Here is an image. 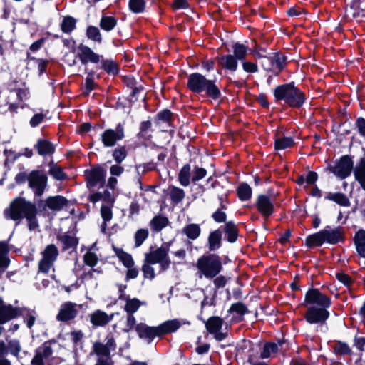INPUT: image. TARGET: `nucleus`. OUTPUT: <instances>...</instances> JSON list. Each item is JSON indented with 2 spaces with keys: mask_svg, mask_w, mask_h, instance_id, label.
I'll use <instances>...</instances> for the list:
<instances>
[{
  "mask_svg": "<svg viewBox=\"0 0 365 365\" xmlns=\"http://www.w3.org/2000/svg\"><path fill=\"white\" fill-rule=\"evenodd\" d=\"M354 175L356 180L365 190V158H361L354 168Z\"/></svg>",
  "mask_w": 365,
  "mask_h": 365,
  "instance_id": "nucleus-28",
  "label": "nucleus"
},
{
  "mask_svg": "<svg viewBox=\"0 0 365 365\" xmlns=\"http://www.w3.org/2000/svg\"><path fill=\"white\" fill-rule=\"evenodd\" d=\"M294 141L291 137H279L274 141V148L276 150H284L293 147Z\"/></svg>",
  "mask_w": 365,
  "mask_h": 365,
  "instance_id": "nucleus-43",
  "label": "nucleus"
},
{
  "mask_svg": "<svg viewBox=\"0 0 365 365\" xmlns=\"http://www.w3.org/2000/svg\"><path fill=\"white\" fill-rule=\"evenodd\" d=\"M58 255V249L55 245L50 244L46 246L41 252V258L38 264V273L48 274L53 267Z\"/></svg>",
  "mask_w": 365,
  "mask_h": 365,
  "instance_id": "nucleus-9",
  "label": "nucleus"
},
{
  "mask_svg": "<svg viewBox=\"0 0 365 365\" xmlns=\"http://www.w3.org/2000/svg\"><path fill=\"white\" fill-rule=\"evenodd\" d=\"M220 201V208L217 209L215 212H214L212 215V218L213 220L217 223L225 222L227 220V215L223 211V210H226L227 207L223 204V197L222 196L219 197Z\"/></svg>",
  "mask_w": 365,
  "mask_h": 365,
  "instance_id": "nucleus-42",
  "label": "nucleus"
},
{
  "mask_svg": "<svg viewBox=\"0 0 365 365\" xmlns=\"http://www.w3.org/2000/svg\"><path fill=\"white\" fill-rule=\"evenodd\" d=\"M155 169V165L149 163L147 164H140L136 167L137 172L139 175H143L148 171H151Z\"/></svg>",
  "mask_w": 365,
  "mask_h": 365,
  "instance_id": "nucleus-62",
  "label": "nucleus"
},
{
  "mask_svg": "<svg viewBox=\"0 0 365 365\" xmlns=\"http://www.w3.org/2000/svg\"><path fill=\"white\" fill-rule=\"evenodd\" d=\"M326 198L335 202L341 206H348L349 205V200L345 195L343 193H328Z\"/></svg>",
  "mask_w": 365,
  "mask_h": 365,
  "instance_id": "nucleus-45",
  "label": "nucleus"
},
{
  "mask_svg": "<svg viewBox=\"0 0 365 365\" xmlns=\"http://www.w3.org/2000/svg\"><path fill=\"white\" fill-rule=\"evenodd\" d=\"M53 349L50 343L45 342L36 350L31 360L32 365H50L52 359Z\"/></svg>",
  "mask_w": 365,
  "mask_h": 365,
  "instance_id": "nucleus-16",
  "label": "nucleus"
},
{
  "mask_svg": "<svg viewBox=\"0 0 365 365\" xmlns=\"http://www.w3.org/2000/svg\"><path fill=\"white\" fill-rule=\"evenodd\" d=\"M128 6L133 13H142L145 8V0H130Z\"/></svg>",
  "mask_w": 365,
  "mask_h": 365,
  "instance_id": "nucleus-53",
  "label": "nucleus"
},
{
  "mask_svg": "<svg viewBox=\"0 0 365 365\" xmlns=\"http://www.w3.org/2000/svg\"><path fill=\"white\" fill-rule=\"evenodd\" d=\"M101 63V68L106 71L108 73L115 74L118 73V68L116 63L110 59H104L102 56V60L100 61Z\"/></svg>",
  "mask_w": 365,
  "mask_h": 365,
  "instance_id": "nucleus-49",
  "label": "nucleus"
},
{
  "mask_svg": "<svg viewBox=\"0 0 365 365\" xmlns=\"http://www.w3.org/2000/svg\"><path fill=\"white\" fill-rule=\"evenodd\" d=\"M197 272L196 275L199 279L203 277L212 279L217 277L222 270L221 257L215 254H205L200 256L195 264Z\"/></svg>",
  "mask_w": 365,
  "mask_h": 365,
  "instance_id": "nucleus-3",
  "label": "nucleus"
},
{
  "mask_svg": "<svg viewBox=\"0 0 365 365\" xmlns=\"http://www.w3.org/2000/svg\"><path fill=\"white\" fill-rule=\"evenodd\" d=\"M81 308V304L70 301L65 302L61 304L56 319L61 322L73 321L76 318Z\"/></svg>",
  "mask_w": 365,
  "mask_h": 365,
  "instance_id": "nucleus-12",
  "label": "nucleus"
},
{
  "mask_svg": "<svg viewBox=\"0 0 365 365\" xmlns=\"http://www.w3.org/2000/svg\"><path fill=\"white\" fill-rule=\"evenodd\" d=\"M344 238L343 229L340 227L332 228L327 226L324 229L307 237L305 245L308 247H319L324 243L335 245Z\"/></svg>",
  "mask_w": 365,
  "mask_h": 365,
  "instance_id": "nucleus-5",
  "label": "nucleus"
},
{
  "mask_svg": "<svg viewBox=\"0 0 365 365\" xmlns=\"http://www.w3.org/2000/svg\"><path fill=\"white\" fill-rule=\"evenodd\" d=\"M38 155L42 156L51 155L55 152V146L52 143L45 139L38 140L34 145Z\"/></svg>",
  "mask_w": 365,
  "mask_h": 365,
  "instance_id": "nucleus-27",
  "label": "nucleus"
},
{
  "mask_svg": "<svg viewBox=\"0 0 365 365\" xmlns=\"http://www.w3.org/2000/svg\"><path fill=\"white\" fill-rule=\"evenodd\" d=\"M48 173L57 180H63L67 177L62 168L55 165H51Z\"/></svg>",
  "mask_w": 365,
  "mask_h": 365,
  "instance_id": "nucleus-54",
  "label": "nucleus"
},
{
  "mask_svg": "<svg viewBox=\"0 0 365 365\" xmlns=\"http://www.w3.org/2000/svg\"><path fill=\"white\" fill-rule=\"evenodd\" d=\"M20 308L6 303L0 297V324H4L20 317Z\"/></svg>",
  "mask_w": 365,
  "mask_h": 365,
  "instance_id": "nucleus-17",
  "label": "nucleus"
},
{
  "mask_svg": "<svg viewBox=\"0 0 365 365\" xmlns=\"http://www.w3.org/2000/svg\"><path fill=\"white\" fill-rule=\"evenodd\" d=\"M233 55L237 61H243L247 56L249 48L247 46L240 43L232 45Z\"/></svg>",
  "mask_w": 365,
  "mask_h": 365,
  "instance_id": "nucleus-38",
  "label": "nucleus"
},
{
  "mask_svg": "<svg viewBox=\"0 0 365 365\" xmlns=\"http://www.w3.org/2000/svg\"><path fill=\"white\" fill-rule=\"evenodd\" d=\"M207 175V170L198 166H195L192 170V175L191 178V181L192 182H196L204 178Z\"/></svg>",
  "mask_w": 365,
  "mask_h": 365,
  "instance_id": "nucleus-59",
  "label": "nucleus"
},
{
  "mask_svg": "<svg viewBox=\"0 0 365 365\" xmlns=\"http://www.w3.org/2000/svg\"><path fill=\"white\" fill-rule=\"evenodd\" d=\"M182 323L180 320L175 319L167 320L156 327H150L144 323L136 324L135 331L140 339L150 344L155 337L161 338L165 334L176 331Z\"/></svg>",
  "mask_w": 365,
  "mask_h": 365,
  "instance_id": "nucleus-2",
  "label": "nucleus"
},
{
  "mask_svg": "<svg viewBox=\"0 0 365 365\" xmlns=\"http://www.w3.org/2000/svg\"><path fill=\"white\" fill-rule=\"evenodd\" d=\"M225 232L227 235V241L234 242L237 238V228L232 221L227 222L225 225Z\"/></svg>",
  "mask_w": 365,
  "mask_h": 365,
  "instance_id": "nucleus-39",
  "label": "nucleus"
},
{
  "mask_svg": "<svg viewBox=\"0 0 365 365\" xmlns=\"http://www.w3.org/2000/svg\"><path fill=\"white\" fill-rule=\"evenodd\" d=\"M331 304V298L318 289H309L305 294L302 305L306 307L304 319L309 324H324L329 317L327 310Z\"/></svg>",
  "mask_w": 365,
  "mask_h": 365,
  "instance_id": "nucleus-1",
  "label": "nucleus"
},
{
  "mask_svg": "<svg viewBox=\"0 0 365 365\" xmlns=\"http://www.w3.org/2000/svg\"><path fill=\"white\" fill-rule=\"evenodd\" d=\"M275 199L267 195H259L256 199L257 211L264 218L268 219L274 212Z\"/></svg>",
  "mask_w": 365,
  "mask_h": 365,
  "instance_id": "nucleus-15",
  "label": "nucleus"
},
{
  "mask_svg": "<svg viewBox=\"0 0 365 365\" xmlns=\"http://www.w3.org/2000/svg\"><path fill=\"white\" fill-rule=\"evenodd\" d=\"M116 24V19L111 16H103L99 23L100 27L105 31H110Z\"/></svg>",
  "mask_w": 365,
  "mask_h": 365,
  "instance_id": "nucleus-40",
  "label": "nucleus"
},
{
  "mask_svg": "<svg viewBox=\"0 0 365 365\" xmlns=\"http://www.w3.org/2000/svg\"><path fill=\"white\" fill-rule=\"evenodd\" d=\"M247 307L242 302L232 304L228 310L230 313H236L240 317L247 313Z\"/></svg>",
  "mask_w": 365,
  "mask_h": 365,
  "instance_id": "nucleus-57",
  "label": "nucleus"
},
{
  "mask_svg": "<svg viewBox=\"0 0 365 365\" xmlns=\"http://www.w3.org/2000/svg\"><path fill=\"white\" fill-rule=\"evenodd\" d=\"M127 150L124 146L115 148L113 150L112 156L117 163H122L127 157Z\"/></svg>",
  "mask_w": 365,
  "mask_h": 365,
  "instance_id": "nucleus-52",
  "label": "nucleus"
},
{
  "mask_svg": "<svg viewBox=\"0 0 365 365\" xmlns=\"http://www.w3.org/2000/svg\"><path fill=\"white\" fill-rule=\"evenodd\" d=\"M78 56L82 64L98 63L102 60V55L95 53L91 48L82 44L78 46Z\"/></svg>",
  "mask_w": 365,
  "mask_h": 365,
  "instance_id": "nucleus-20",
  "label": "nucleus"
},
{
  "mask_svg": "<svg viewBox=\"0 0 365 365\" xmlns=\"http://www.w3.org/2000/svg\"><path fill=\"white\" fill-rule=\"evenodd\" d=\"M101 273V270L98 269H91L88 272H84L81 278L83 282H88L92 279H96V274H100Z\"/></svg>",
  "mask_w": 365,
  "mask_h": 365,
  "instance_id": "nucleus-60",
  "label": "nucleus"
},
{
  "mask_svg": "<svg viewBox=\"0 0 365 365\" xmlns=\"http://www.w3.org/2000/svg\"><path fill=\"white\" fill-rule=\"evenodd\" d=\"M61 26L64 33H70L76 27V20L71 16L65 17L62 21Z\"/></svg>",
  "mask_w": 365,
  "mask_h": 365,
  "instance_id": "nucleus-56",
  "label": "nucleus"
},
{
  "mask_svg": "<svg viewBox=\"0 0 365 365\" xmlns=\"http://www.w3.org/2000/svg\"><path fill=\"white\" fill-rule=\"evenodd\" d=\"M217 63L222 68L230 72H235L238 68V61L232 54H226L218 57Z\"/></svg>",
  "mask_w": 365,
  "mask_h": 365,
  "instance_id": "nucleus-25",
  "label": "nucleus"
},
{
  "mask_svg": "<svg viewBox=\"0 0 365 365\" xmlns=\"http://www.w3.org/2000/svg\"><path fill=\"white\" fill-rule=\"evenodd\" d=\"M353 170V161L348 155L342 156L329 167V170L340 179H345Z\"/></svg>",
  "mask_w": 365,
  "mask_h": 365,
  "instance_id": "nucleus-13",
  "label": "nucleus"
},
{
  "mask_svg": "<svg viewBox=\"0 0 365 365\" xmlns=\"http://www.w3.org/2000/svg\"><path fill=\"white\" fill-rule=\"evenodd\" d=\"M154 264H153V263H149L148 260L144 259V262L142 265L141 270L143 272V277L145 279H148L150 281H152L155 279L156 274H155V269L153 267Z\"/></svg>",
  "mask_w": 365,
  "mask_h": 365,
  "instance_id": "nucleus-44",
  "label": "nucleus"
},
{
  "mask_svg": "<svg viewBox=\"0 0 365 365\" xmlns=\"http://www.w3.org/2000/svg\"><path fill=\"white\" fill-rule=\"evenodd\" d=\"M334 350L340 354H349L351 353V349L348 344L342 342H337L334 346Z\"/></svg>",
  "mask_w": 365,
  "mask_h": 365,
  "instance_id": "nucleus-61",
  "label": "nucleus"
},
{
  "mask_svg": "<svg viewBox=\"0 0 365 365\" xmlns=\"http://www.w3.org/2000/svg\"><path fill=\"white\" fill-rule=\"evenodd\" d=\"M168 192L170 199L175 205L181 202L185 197V191L174 185L169 186Z\"/></svg>",
  "mask_w": 365,
  "mask_h": 365,
  "instance_id": "nucleus-35",
  "label": "nucleus"
},
{
  "mask_svg": "<svg viewBox=\"0 0 365 365\" xmlns=\"http://www.w3.org/2000/svg\"><path fill=\"white\" fill-rule=\"evenodd\" d=\"M279 351L278 345L273 342L266 343L260 353L262 359H267L276 356Z\"/></svg>",
  "mask_w": 365,
  "mask_h": 365,
  "instance_id": "nucleus-36",
  "label": "nucleus"
},
{
  "mask_svg": "<svg viewBox=\"0 0 365 365\" xmlns=\"http://www.w3.org/2000/svg\"><path fill=\"white\" fill-rule=\"evenodd\" d=\"M149 236L148 229L141 228L138 230L134 235L135 247H138L143 245Z\"/></svg>",
  "mask_w": 365,
  "mask_h": 365,
  "instance_id": "nucleus-47",
  "label": "nucleus"
},
{
  "mask_svg": "<svg viewBox=\"0 0 365 365\" xmlns=\"http://www.w3.org/2000/svg\"><path fill=\"white\" fill-rule=\"evenodd\" d=\"M239 199L242 201L249 200L252 194L251 187L247 183H241L237 189Z\"/></svg>",
  "mask_w": 365,
  "mask_h": 365,
  "instance_id": "nucleus-41",
  "label": "nucleus"
},
{
  "mask_svg": "<svg viewBox=\"0 0 365 365\" xmlns=\"http://www.w3.org/2000/svg\"><path fill=\"white\" fill-rule=\"evenodd\" d=\"M36 205L24 197L14 199L4 210V216L7 220L20 222L36 208Z\"/></svg>",
  "mask_w": 365,
  "mask_h": 365,
  "instance_id": "nucleus-7",
  "label": "nucleus"
},
{
  "mask_svg": "<svg viewBox=\"0 0 365 365\" xmlns=\"http://www.w3.org/2000/svg\"><path fill=\"white\" fill-rule=\"evenodd\" d=\"M191 166L190 164L184 165L178 175V180L183 187H187L191 181Z\"/></svg>",
  "mask_w": 365,
  "mask_h": 365,
  "instance_id": "nucleus-31",
  "label": "nucleus"
},
{
  "mask_svg": "<svg viewBox=\"0 0 365 365\" xmlns=\"http://www.w3.org/2000/svg\"><path fill=\"white\" fill-rule=\"evenodd\" d=\"M29 187L32 190L34 197H41L48 187L46 174L39 170H34L29 173Z\"/></svg>",
  "mask_w": 365,
  "mask_h": 365,
  "instance_id": "nucleus-10",
  "label": "nucleus"
},
{
  "mask_svg": "<svg viewBox=\"0 0 365 365\" xmlns=\"http://www.w3.org/2000/svg\"><path fill=\"white\" fill-rule=\"evenodd\" d=\"M58 240L63 244V250H68L76 247L78 244V240L75 237L67 234H64L58 237Z\"/></svg>",
  "mask_w": 365,
  "mask_h": 365,
  "instance_id": "nucleus-46",
  "label": "nucleus"
},
{
  "mask_svg": "<svg viewBox=\"0 0 365 365\" xmlns=\"http://www.w3.org/2000/svg\"><path fill=\"white\" fill-rule=\"evenodd\" d=\"M87 183L90 187H102L105 183L106 171L102 168H95L86 171Z\"/></svg>",
  "mask_w": 365,
  "mask_h": 365,
  "instance_id": "nucleus-19",
  "label": "nucleus"
},
{
  "mask_svg": "<svg viewBox=\"0 0 365 365\" xmlns=\"http://www.w3.org/2000/svg\"><path fill=\"white\" fill-rule=\"evenodd\" d=\"M187 88L192 92L200 93L205 92L207 96L213 99L220 96V91L214 81L207 79L199 73H194L188 76Z\"/></svg>",
  "mask_w": 365,
  "mask_h": 365,
  "instance_id": "nucleus-6",
  "label": "nucleus"
},
{
  "mask_svg": "<svg viewBox=\"0 0 365 365\" xmlns=\"http://www.w3.org/2000/svg\"><path fill=\"white\" fill-rule=\"evenodd\" d=\"M113 205L103 204L101 207V215L103 220V224L102 226L106 227V223L110 222L113 218L112 207Z\"/></svg>",
  "mask_w": 365,
  "mask_h": 365,
  "instance_id": "nucleus-50",
  "label": "nucleus"
},
{
  "mask_svg": "<svg viewBox=\"0 0 365 365\" xmlns=\"http://www.w3.org/2000/svg\"><path fill=\"white\" fill-rule=\"evenodd\" d=\"M83 262L86 265L93 267L97 264L98 258L96 253L88 251L83 255Z\"/></svg>",
  "mask_w": 365,
  "mask_h": 365,
  "instance_id": "nucleus-58",
  "label": "nucleus"
},
{
  "mask_svg": "<svg viewBox=\"0 0 365 365\" xmlns=\"http://www.w3.org/2000/svg\"><path fill=\"white\" fill-rule=\"evenodd\" d=\"M115 253L119 260L123 263V264L125 267H132V265L135 264V262L133 259V257L129 253L125 252L121 248H115Z\"/></svg>",
  "mask_w": 365,
  "mask_h": 365,
  "instance_id": "nucleus-37",
  "label": "nucleus"
},
{
  "mask_svg": "<svg viewBox=\"0 0 365 365\" xmlns=\"http://www.w3.org/2000/svg\"><path fill=\"white\" fill-rule=\"evenodd\" d=\"M223 322V319L220 317H211L205 323L208 332L212 334L218 341H221L227 337V334L221 331Z\"/></svg>",
  "mask_w": 365,
  "mask_h": 365,
  "instance_id": "nucleus-18",
  "label": "nucleus"
},
{
  "mask_svg": "<svg viewBox=\"0 0 365 365\" xmlns=\"http://www.w3.org/2000/svg\"><path fill=\"white\" fill-rule=\"evenodd\" d=\"M170 244L165 243L156 249L150 250L149 252L145 253V259L149 263L159 264V273L166 271L170 264L171 261L169 257Z\"/></svg>",
  "mask_w": 365,
  "mask_h": 365,
  "instance_id": "nucleus-8",
  "label": "nucleus"
},
{
  "mask_svg": "<svg viewBox=\"0 0 365 365\" xmlns=\"http://www.w3.org/2000/svg\"><path fill=\"white\" fill-rule=\"evenodd\" d=\"M8 349L12 354L17 356L21 351L19 341L18 340H11L8 343Z\"/></svg>",
  "mask_w": 365,
  "mask_h": 365,
  "instance_id": "nucleus-63",
  "label": "nucleus"
},
{
  "mask_svg": "<svg viewBox=\"0 0 365 365\" xmlns=\"http://www.w3.org/2000/svg\"><path fill=\"white\" fill-rule=\"evenodd\" d=\"M125 138L124 125L118 123L114 129H106L101 134V141L105 147H113Z\"/></svg>",
  "mask_w": 365,
  "mask_h": 365,
  "instance_id": "nucleus-14",
  "label": "nucleus"
},
{
  "mask_svg": "<svg viewBox=\"0 0 365 365\" xmlns=\"http://www.w3.org/2000/svg\"><path fill=\"white\" fill-rule=\"evenodd\" d=\"M123 302H125V305L123 307L124 311L127 314H132L135 313L141 306L145 304V302H142L135 297L132 298L130 297L127 298Z\"/></svg>",
  "mask_w": 365,
  "mask_h": 365,
  "instance_id": "nucleus-30",
  "label": "nucleus"
},
{
  "mask_svg": "<svg viewBox=\"0 0 365 365\" xmlns=\"http://www.w3.org/2000/svg\"><path fill=\"white\" fill-rule=\"evenodd\" d=\"M86 36L88 39L97 43H101L102 36L99 29L94 26H89L86 30Z\"/></svg>",
  "mask_w": 365,
  "mask_h": 365,
  "instance_id": "nucleus-48",
  "label": "nucleus"
},
{
  "mask_svg": "<svg viewBox=\"0 0 365 365\" xmlns=\"http://www.w3.org/2000/svg\"><path fill=\"white\" fill-rule=\"evenodd\" d=\"M104 341L105 344L100 341H95L91 354H94L98 357H110V352L116 349V342L113 334H108Z\"/></svg>",
  "mask_w": 365,
  "mask_h": 365,
  "instance_id": "nucleus-11",
  "label": "nucleus"
},
{
  "mask_svg": "<svg viewBox=\"0 0 365 365\" xmlns=\"http://www.w3.org/2000/svg\"><path fill=\"white\" fill-rule=\"evenodd\" d=\"M9 248L8 243L6 242H0V279L6 272L10 264L9 258Z\"/></svg>",
  "mask_w": 365,
  "mask_h": 365,
  "instance_id": "nucleus-24",
  "label": "nucleus"
},
{
  "mask_svg": "<svg viewBox=\"0 0 365 365\" xmlns=\"http://www.w3.org/2000/svg\"><path fill=\"white\" fill-rule=\"evenodd\" d=\"M242 66L247 73H257L258 71L257 65L250 61H242Z\"/></svg>",
  "mask_w": 365,
  "mask_h": 365,
  "instance_id": "nucleus-64",
  "label": "nucleus"
},
{
  "mask_svg": "<svg viewBox=\"0 0 365 365\" xmlns=\"http://www.w3.org/2000/svg\"><path fill=\"white\" fill-rule=\"evenodd\" d=\"M170 225V222L168 217L162 214L155 215L149 222V227L151 231L155 233L161 232Z\"/></svg>",
  "mask_w": 365,
  "mask_h": 365,
  "instance_id": "nucleus-22",
  "label": "nucleus"
},
{
  "mask_svg": "<svg viewBox=\"0 0 365 365\" xmlns=\"http://www.w3.org/2000/svg\"><path fill=\"white\" fill-rule=\"evenodd\" d=\"M273 95L277 101H284L292 108H299L306 101L304 93L296 87L294 82L277 86Z\"/></svg>",
  "mask_w": 365,
  "mask_h": 365,
  "instance_id": "nucleus-4",
  "label": "nucleus"
},
{
  "mask_svg": "<svg viewBox=\"0 0 365 365\" xmlns=\"http://www.w3.org/2000/svg\"><path fill=\"white\" fill-rule=\"evenodd\" d=\"M172 118L173 113L169 110H163L158 113L156 123L160 125V123H165L170 125Z\"/></svg>",
  "mask_w": 365,
  "mask_h": 365,
  "instance_id": "nucleus-55",
  "label": "nucleus"
},
{
  "mask_svg": "<svg viewBox=\"0 0 365 365\" xmlns=\"http://www.w3.org/2000/svg\"><path fill=\"white\" fill-rule=\"evenodd\" d=\"M201 232L200 225L196 223L187 224L182 230V233L191 240H197L200 236Z\"/></svg>",
  "mask_w": 365,
  "mask_h": 365,
  "instance_id": "nucleus-29",
  "label": "nucleus"
},
{
  "mask_svg": "<svg viewBox=\"0 0 365 365\" xmlns=\"http://www.w3.org/2000/svg\"><path fill=\"white\" fill-rule=\"evenodd\" d=\"M267 60L272 63L270 70L281 71L286 64L287 57L282 53H277L273 56L268 58Z\"/></svg>",
  "mask_w": 365,
  "mask_h": 365,
  "instance_id": "nucleus-33",
  "label": "nucleus"
},
{
  "mask_svg": "<svg viewBox=\"0 0 365 365\" xmlns=\"http://www.w3.org/2000/svg\"><path fill=\"white\" fill-rule=\"evenodd\" d=\"M20 312V316L24 317L26 326L28 328L31 329L35 324L37 317L36 312L34 309H31L26 307H21Z\"/></svg>",
  "mask_w": 365,
  "mask_h": 365,
  "instance_id": "nucleus-34",
  "label": "nucleus"
},
{
  "mask_svg": "<svg viewBox=\"0 0 365 365\" xmlns=\"http://www.w3.org/2000/svg\"><path fill=\"white\" fill-rule=\"evenodd\" d=\"M115 316V313L110 314L97 309L90 314V322L93 327H104L110 322Z\"/></svg>",
  "mask_w": 365,
  "mask_h": 365,
  "instance_id": "nucleus-21",
  "label": "nucleus"
},
{
  "mask_svg": "<svg viewBox=\"0 0 365 365\" xmlns=\"http://www.w3.org/2000/svg\"><path fill=\"white\" fill-rule=\"evenodd\" d=\"M354 244L358 255L363 258H365V231L363 230H359L354 236Z\"/></svg>",
  "mask_w": 365,
  "mask_h": 365,
  "instance_id": "nucleus-32",
  "label": "nucleus"
},
{
  "mask_svg": "<svg viewBox=\"0 0 365 365\" xmlns=\"http://www.w3.org/2000/svg\"><path fill=\"white\" fill-rule=\"evenodd\" d=\"M69 201L61 195L48 197L45 200L46 206L53 211H60L68 206Z\"/></svg>",
  "mask_w": 365,
  "mask_h": 365,
  "instance_id": "nucleus-23",
  "label": "nucleus"
},
{
  "mask_svg": "<svg viewBox=\"0 0 365 365\" xmlns=\"http://www.w3.org/2000/svg\"><path fill=\"white\" fill-rule=\"evenodd\" d=\"M37 215V209L36 207L31 212V213L28 214L24 218H26L28 224V227L29 230H35L38 227V222L36 218Z\"/></svg>",
  "mask_w": 365,
  "mask_h": 365,
  "instance_id": "nucleus-51",
  "label": "nucleus"
},
{
  "mask_svg": "<svg viewBox=\"0 0 365 365\" xmlns=\"http://www.w3.org/2000/svg\"><path fill=\"white\" fill-rule=\"evenodd\" d=\"M222 237V233L220 229L210 232L207 237V247L209 251H215L221 247Z\"/></svg>",
  "mask_w": 365,
  "mask_h": 365,
  "instance_id": "nucleus-26",
  "label": "nucleus"
}]
</instances>
